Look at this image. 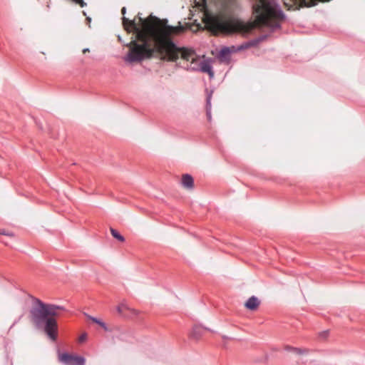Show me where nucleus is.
I'll list each match as a JSON object with an SVG mask.
<instances>
[{"label":"nucleus","instance_id":"9b49d317","mask_svg":"<svg viewBox=\"0 0 365 365\" xmlns=\"http://www.w3.org/2000/svg\"><path fill=\"white\" fill-rule=\"evenodd\" d=\"M231 52L232 51L229 47H223L220 51V55L221 57L227 59L230 58Z\"/></svg>","mask_w":365,"mask_h":365},{"label":"nucleus","instance_id":"aec40b11","mask_svg":"<svg viewBox=\"0 0 365 365\" xmlns=\"http://www.w3.org/2000/svg\"><path fill=\"white\" fill-rule=\"evenodd\" d=\"M122 11V14H125V11H126V9H125V7H123V8L122 9V11Z\"/></svg>","mask_w":365,"mask_h":365},{"label":"nucleus","instance_id":"ddd939ff","mask_svg":"<svg viewBox=\"0 0 365 365\" xmlns=\"http://www.w3.org/2000/svg\"><path fill=\"white\" fill-rule=\"evenodd\" d=\"M127 309H129V307L125 302L120 303L116 308V310L119 314H123V312Z\"/></svg>","mask_w":365,"mask_h":365},{"label":"nucleus","instance_id":"f257e3e1","mask_svg":"<svg viewBox=\"0 0 365 365\" xmlns=\"http://www.w3.org/2000/svg\"><path fill=\"white\" fill-rule=\"evenodd\" d=\"M123 26L128 32L135 34L138 43L133 41L130 51L123 57L127 63L140 62L149 58L157 49L169 61H175L180 56L182 59L190 62L186 69L192 71L206 73L210 78L214 77L212 60L209 58L202 61L192 50L178 48L171 41L170 36L178 31L174 26H167L157 17L150 15L143 19L138 14V22L123 18Z\"/></svg>","mask_w":365,"mask_h":365},{"label":"nucleus","instance_id":"7ed1b4c3","mask_svg":"<svg viewBox=\"0 0 365 365\" xmlns=\"http://www.w3.org/2000/svg\"><path fill=\"white\" fill-rule=\"evenodd\" d=\"M256 24L266 26L272 32L280 28L278 20H284L285 14L275 0H259V5L255 8Z\"/></svg>","mask_w":365,"mask_h":365},{"label":"nucleus","instance_id":"a211bd4d","mask_svg":"<svg viewBox=\"0 0 365 365\" xmlns=\"http://www.w3.org/2000/svg\"><path fill=\"white\" fill-rule=\"evenodd\" d=\"M266 38H267V35L262 36L261 37H259V38L257 39V41H262V40L265 39Z\"/></svg>","mask_w":365,"mask_h":365},{"label":"nucleus","instance_id":"5701e85b","mask_svg":"<svg viewBox=\"0 0 365 365\" xmlns=\"http://www.w3.org/2000/svg\"><path fill=\"white\" fill-rule=\"evenodd\" d=\"M222 338L225 339H229V337H227L226 336H223Z\"/></svg>","mask_w":365,"mask_h":365},{"label":"nucleus","instance_id":"423d86ee","mask_svg":"<svg viewBox=\"0 0 365 365\" xmlns=\"http://www.w3.org/2000/svg\"><path fill=\"white\" fill-rule=\"evenodd\" d=\"M259 304L260 302L259 299L255 296H252L250 298H248V299L245 304V307L249 310L254 311L258 308Z\"/></svg>","mask_w":365,"mask_h":365},{"label":"nucleus","instance_id":"1a4fd4ad","mask_svg":"<svg viewBox=\"0 0 365 365\" xmlns=\"http://www.w3.org/2000/svg\"><path fill=\"white\" fill-rule=\"evenodd\" d=\"M88 318L89 319H91L92 322H93L94 323L100 325L104 330L106 331H108V327L107 325L106 324L105 322H103V321H101V319L96 318V317H92V316H90V315H87Z\"/></svg>","mask_w":365,"mask_h":365},{"label":"nucleus","instance_id":"412c9836","mask_svg":"<svg viewBox=\"0 0 365 365\" xmlns=\"http://www.w3.org/2000/svg\"><path fill=\"white\" fill-rule=\"evenodd\" d=\"M87 51H89V48H84V49L83 50V53H86V52H87Z\"/></svg>","mask_w":365,"mask_h":365},{"label":"nucleus","instance_id":"f8f14e48","mask_svg":"<svg viewBox=\"0 0 365 365\" xmlns=\"http://www.w3.org/2000/svg\"><path fill=\"white\" fill-rule=\"evenodd\" d=\"M110 233L114 238L117 239L120 242L125 241L124 237L121 235L116 230L110 228Z\"/></svg>","mask_w":365,"mask_h":365},{"label":"nucleus","instance_id":"0eeeda50","mask_svg":"<svg viewBox=\"0 0 365 365\" xmlns=\"http://www.w3.org/2000/svg\"><path fill=\"white\" fill-rule=\"evenodd\" d=\"M182 185L187 189H192L194 186L192 177L189 174L183 175L182 177Z\"/></svg>","mask_w":365,"mask_h":365},{"label":"nucleus","instance_id":"20e7f679","mask_svg":"<svg viewBox=\"0 0 365 365\" xmlns=\"http://www.w3.org/2000/svg\"><path fill=\"white\" fill-rule=\"evenodd\" d=\"M207 24L213 31L223 33H233L247 29L245 23L235 18L226 19L222 16H208Z\"/></svg>","mask_w":365,"mask_h":365},{"label":"nucleus","instance_id":"f3484780","mask_svg":"<svg viewBox=\"0 0 365 365\" xmlns=\"http://www.w3.org/2000/svg\"><path fill=\"white\" fill-rule=\"evenodd\" d=\"M327 334H328V331H325L320 333V336L325 338Z\"/></svg>","mask_w":365,"mask_h":365},{"label":"nucleus","instance_id":"39448f33","mask_svg":"<svg viewBox=\"0 0 365 365\" xmlns=\"http://www.w3.org/2000/svg\"><path fill=\"white\" fill-rule=\"evenodd\" d=\"M59 360L65 365H85L84 357L76 355H71L68 353H63L59 355Z\"/></svg>","mask_w":365,"mask_h":365},{"label":"nucleus","instance_id":"f03ea898","mask_svg":"<svg viewBox=\"0 0 365 365\" xmlns=\"http://www.w3.org/2000/svg\"><path fill=\"white\" fill-rule=\"evenodd\" d=\"M33 302L30 309L31 321L36 327L43 328L50 339L55 341L58 326L54 317L58 314V310L64 311V307L44 303L37 298H34Z\"/></svg>","mask_w":365,"mask_h":365},{"label":"nucleus","instance_id":"4be33fe9","mask_svg":"<svg viewBox=\"0 0 365 365\" xmlns=\"http://www.w3.org/2000/svg\"><path fill=\"white\" fill-rule=\"evenodd\" d=\"M86 19H87V21L88 22H91V17H87Z\"/></svg>","mask_w":365,"mask_h":365},{"label":"nucleus","instance_id":"dca6fc26","mask_svg":"<svg viewBox=\"0 0 365 365\" xmlns=\"http://www.w3.org/2000/svg\"><path fill=\"white\" fill-rule=\"evenodd\" d=\"M86 338H87V334L86 333H84L80 336L79 341L81 342H82V341H85L86 339Z\"/></svg>","mask_w":365,"mask_h":365},{"label":"nucleus","instance_id":"6e6552de","mask_svg":"<svg viewBox=\"0 0 365 365\" xmlns=\"http://www.w3.org/2000/svg\"><path fill=\"white\" fill-rule=\"evenodd\" d=\"M212 91L207 93L206 98V113L208 120H211V99H212Z\"/></svg>","mask_w":365,"mask_h":365},{"label":"nucleus","instance_id":"6ab92c4d","mask_svg":"<svg viewBox=\"0 0 365 365\" xmlns=\"http://www.w3.org/2000/svg\"><path fill=\"white\" fill-rule=\"evenodd\" d=\"M21 316L19 317V319L18 320H16V321L13 323V324L11 326V328H12V327H14V325H15V324H16L19 321V319H21Z\"/></svg>","mask_w":365,"mask_h":365},{"label":"nucleus","instance_id":"2eb2a0df","mask_svg":"<svg viewBox=\"0 0 365 365\" xmlns=\"http://www.w3.org/2000/svg\"><path fill=\"white\" fill-rule=\"evenodd\" d=\"M0 234L7 236H13L12 233L7 232L4 230H0Z\"/></svg>","mask_w":365,"mask_h":365},{"label":"nucleus","instance_id":"b1692460","mask_svg":"<svg viewBox=\"0 0 365 365\" xmlns=\"http://www.w3.org/2000/svg\"><path fill=\"white\" fill-rule=\"evenodd\" d=\"M204 3H205V0H202Z\"/></svg>","mask_w":365,"mask_h":365},{"label":"nucleus","instance_id":"9d476101","mask_svg":"<svg viewBox=\"0 0 365 365\" xmlns=\"http://www.w3.org/2000/svg\"><path fill=\"white\" fill-rule=\"evenodd\" d=\"M192 336L198 339L202 334V328L201 326H195L192 329Z\"/></svg>","mask_w":365,"mask_h":365},{"label":"nucleus","instance_id":"4468645a","mask_svg":"<svg viewBox=\"0 0 365 365\" xmlns=\"http://www.w3.org/2000/svg\"><path fill=\"white\" fill-rule=\"evenodd\" d=\"M287 350H290L296 353L297 354H304L307 352L306 349H302L299 348H295V347H288Z\"/></svg>","mask_w":365,"mask_h":365}]
</instances>
